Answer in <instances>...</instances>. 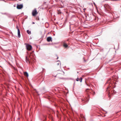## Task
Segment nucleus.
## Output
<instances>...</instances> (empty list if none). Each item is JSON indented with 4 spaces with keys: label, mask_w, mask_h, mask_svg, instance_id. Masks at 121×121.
Segmentation results:
<instances>
[{
    "label": "nucleus",
    "mask_w": 121,
    "mask_h": 121,
    "mask_svg": "<svg viewBox=\"0 0 121 121\" xmlns=\"http://www.w3.org/2000/svg\"><path fill=\"white\" fill-rule=\"evenodd\" d=\"M84 61L85 62L86 61L85 60H84Z\"/></svg>",
    "instance_id": "22"
},
{
    "label": "nucleus",
    "mask_w": 121,
    "mask_h": 121,
    "mask_svg": "<svg viewBox=\"0 0 121 121\" xmlns=\"http://www.w3.org/2000/svg\"><path fill=\"white\" fill-rule=\"evenodd\" d=\"M35 22H33V24H35Z\"/></svg>",
    "instance_id": "21"
},
{
    "label": "nucleus",
    "mask_w": 121,
    "mask_h": 121,
    "mask_svg": "<svg viewBox=\"0 0 121 121\" xmlns=\"http://www.w3.org/2000/svg\"><path fill=\"white\" fill-rule=\"evenodd\" d=\"M26 48L28 50H30L32 49V47L31 45L27 44L26 45Z\"/></svg>",
    "instance_id": "6"
},
{
    "label": "nucleus",
    "mask_w": 121,
    "mask_h": 121,
    "mask_svg": "<svg viewBox=\"0 0 121 121\" xmlns=\"http://www.w3.org/2000/svg\"><path fill=\"white\" fill-rule=\"evenodd\" d=\"M56 76L60 79H63L64 75V73L62 70H59L57 71Z\"/></svg>",
    "instance_id": "3"
},
{
    "label": "nucleus",
    "mask_w": 121,
    "mask_h": 121,
    "mask_svg": "<svg viewBox=\"0 0 121 121\" xmlns=\"http://www.w3.org/2000/svg\"><path fill=\"white\" fill-rule=\"evenodd\" d=\"M24 75L25 76H26L27 77H28V73L26 72H25L24 73Z\"/></svg>",
    "instance_id": "13"
},
{
    "label": "nucleus",
    "mask_w": 121,
    "mask_h": 121,
    "mask_svg": "<svg viewBox=\"0 0 121 121\" xmlns=\"http://www.w3.org/2000/svg\"><path fill=\"white\" fill-rule=\"evenodd\" d=\"M86 91L87 92H89V93H91V92L92 91L91 90L89 89H87Z\"/></svg>",
    "instance_id": "12"
},
{
    "label": "nucleus",
    "mask_w": 121,
    "mask_h": 121,
    "mask_svg": "<svg viewBox=\"0 0 121 121\" xmlns=\"http://www.w3.org/2000/svg\"><path fill=\"white\" fill-rule=\"evenodd\" d=\"M82 78H77V79H76V80L77 81H80V82H82Z\"/></svg>",
    "instance_id": "11"
},
{
    "label": "nucleus",
    "mask_w": 121,
    "mask_h": 121,
    "mask_svg": "<svg viewBox=\"0 0 121 121\" xmlns=\"http://www.w3.org/2000/svg\"><path fill=\"white\" fill-rule=\"evenodd\" d=\"M88 97H89V95H88Z\"/></svg>",
    "instance_id": "20"
},
{
    "label": "nucleus",
    "mask_w": 121,
    "mask_h": 121,
    "mask_svg": "<svg viewBox=\"0 0 121 121\" xmlns=\"http://www.w3.org/2000/svg\"><path fill=\"white\" fill-rule=\"evenodd\" d=\"M27 32L28 34L29 35H30L31 34V32L30 31H29V30H27Z\"/></svg>",
    "instance_id": "14"
},
{
    "label": "nucleus",
    "mask_w": 121,
    "mask_h": 121,
    "mask_svg": "<svg viewBox=\"0 0 121 121\" xmlns=\"http://www.w3.org/2000/svg\"><path fill=\"white\" fill-rule=\"evenodd\" d=\"M47 40L48 42H50V41H52V38L51 37H48L47 39Z\"/></svg>",
    "instance_id": "8"
},
{
    "label": "nucleus",
    "mask_w": 121,
    "mask_h": 121,
    "mask_svg": "<svg viewBox=\"0 0 121 121\" xmlns=\"http://www.w3.org/2000/svg\"><path fill=\"white\" fill-rule=\"evenodd\" d=\"M59 63H58V65H59Z\"/></svg>",
    "instance_id": "24"
},
{
    "label": "nucleus",
    "mask_w": 121,
    "mask_h": 121,
    "mask_svg": "<svg viewBox=\"0 0 121 121\" xmlns=\"http://www.w3.org/2000/svg\"><path fill=\"white\" fill-rule=\"evenodd\" d=\"M58 14H60L61 13V12L60 11V10H58Z\"/></svg>",
    "instance_id": "16"
},
{
    "label": "nucleus",
    "mask_w": 121,
    "mask_h": 121,
    "mask_svg": "<svg viewBox=\"0 0 121 121\" xmlns=\"http://www.w3.org/2000/svg\"><path fill=\"white\" fill-rule=\"evenodd\" d=\"M58 58V57L57 58V59Z\"/></svg>",
    "instance_id": "23"
},
{
    "label": "nucleus",
    "mask_w": 121,
    "mask_h": 121,
    "mask_svg": "<svg viewBox=\"0 0 121 121\" xmlns=\"http://www.w3.org/2000/svg\"><path fill=\"white\" fill-rule=\"evenodd\" d=\"M18 31V37L20 38V32L19 29L17 28Z\"/></svg>",
    "instance_id": "10"
},
{
    "label": "nucleus",
    "mask_w": 121,
    "mask_h": 121,
    "mask_svg": "<svg viewBox=\"0 0 121 121\" xmlns=\"http://www.w3.org/2000/svg\"><path fill=\"white\" fill-rule=\"evenodd\" d=\"M116 91H115L114 90L112 91V94L115 93Z\"/></svg>",
    "instance_id": "18"
},
{
    "label": "nucleus",
    "mask_w": 121,
    "mask_h": 121,
    "mask_svg": "<svg viewBox=\"0 0 121 121\" xmlns=\"http://www.w3.org/2000/svg\"><path fill=\"white\" fill-rule=\"evenodd\" d=\"M80 117L82 118H84V116H83V115L82 114H81Z\"/></svg>",
    "instance_id": "15"
},
{
    "label": "nucleus",
    "mask_w": 121,
    "mask_h": 121,
    "mask_svg": "<svg viewBox=\"0 0 121 121\" xmlns=\"http://www.w3.org/2000/svg\"><path fill=\"white\" fill-rule=\"evenodd\" d=\"M23 5L22 4L17 5V8L18 9H21L23 7Z\"/></svg>",
    "instance_id": "7"
},
{
    "label": "nucleus",
    "mask_w": 121,
    "mask_h": 121,
    "mask_svg": "<svg viewBox=\"0 0 121 121\" xmlns=\"http://www.w3.org/2000/svg\"><path fill=\"white\" fill-rule=\"evenodd\" d=\"M92 94L93 95H94L95 94V92L94 91H92Z\"/></svg>",
    "instance_id": "17"
},
{
    "label": "nucleus",
    "mask_w": 121,
    "mask_h": 121,
    "mask_svg": "<svg viewBox=\"0 0 121 121\" xmlns=\"http://www.w3.org/2000/svg\"><path fill=\"white\" fill-rule=\"evenodd\" d=\"M38 13L36 9H35L33 11L32 14L33 16H35Z\"/></svg>",
    "instance_id": "5"
},
{
    "label": "nucleus",
    "mask_w": 121,
    "mask_h": 121,
    "mask_svg": "<svg viewBox=\"0 0 121 121\" xmlns=\"http://www.w3.org/2000/svg\"><path fill=\"white\" fill-rule=\"evenodd\" d=\"M104 7L105 9L107 11H109L111 10V8L110 7L108 4H105L104 5Z\"/></svg>",
    "instance_id": "4"
},
{
    "label": "nucleus",
    "mask_w": 121,
    "mask_h": 121,
    "mask_svg": "<svg viewBox=\"0 0 121 121\" xmlns=\"http://www.w3.org/2000/svg\"><path fill=\"white\" fill-rule=\"evenodd\" d=\"M63 46L65 48H67L68 47V46L67 45V44L65 43L64 42L63 43Z\"/></svg>",
    "instance_id": "9"
},
{
    "label": "nucleus",
    "mask_w": 121,
    "mask_h": 121,
    "mask_svg": "<svg viewBox=\"0 0 121 121\" xmlns=\"http://www.w3.org/2000/svg\"><path fill=\"white\" fill-rule=\"evenodd\" d=\"M32 56L31 55L26 56V60L27 63L30 64L34 62V59L32 58Z\"/></svg>",
    "instance_id": "2"
},
{
    "label": "nucleus",
    "mask_w": 121,
    "mask_h": 121,
    "mask_svg": "<svg viewBox=\"0 0 121 121\" xmlns=\"http://www.w3.org/2000/svg\"><path fill=\"white\" fill-rule=\"evenodd\" d=\"M17 28H18V27L17 26Z\"/></svg>",
    "instance_id": "19"
},
{
    "label": "nucleus",
    "mask_w": 121,
    "mask_h": 121,
    "mask_svg": "<svg viewBox=\"0 0 121 121\" xmlns=\"http://www.w3.org/2000/svg\"><path fill=\"white\" fill-rule=\"evenodd\" d=\"M112 79H110L108 81L107 83L109 84L108 86L107 87L106 91L108 92L109 96V97L112 94L113 88L115 87L114 84H112Z\"/></svg>",
    "instance_id": "1"
}]
</instances>
